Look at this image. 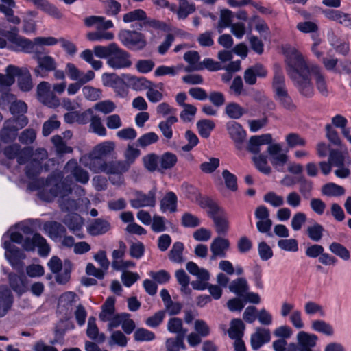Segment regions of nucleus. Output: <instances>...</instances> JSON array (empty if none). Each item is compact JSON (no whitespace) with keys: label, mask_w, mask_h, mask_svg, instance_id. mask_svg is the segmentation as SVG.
I'll use <instances>...</instances> for the list:
<instances>
[{"label":"nucleus","mask_w":351,"mask_h":351,"mask_svg":"<svg viewBox=\"0 0 351 351\" xmlns=\"http://www.w3.org/2000/svg\"><path fill=\"white\" fill-rule=\"evenodd\" d=\"M117 36L121 43L130 50H143L147 43L145 34L136 30L121 29Z\"/></svg>","instance_id":"423d86ee"},{"label":"nucleus","mask_w":351,"mask_h":351,"mask_svg":"<svg viewBox=\"0 0 351 351\" xmlns=\"http://www.w3.org/2000/svg\"><path fill=\"white\" fill-rule=\"evenodd\" d=\"M167 328L169 332L176 334V337H182L184 340L187 330L183 328L182 321L180 318L172 317L169 319Z\"/></svg>","instance_id":"f704fd0d"},{"label":"nucleus","mask_w":351,"mask_h":351,"mask_svg":"<svg viewBox=\"0 0 351 351\" xmlns=\"http://www.w3.org/2000/svg\"><path fill=\"white\" fill-rule=\"evenodd\" d=\"M9 284L12 289L18 295H21L27 290L26 279L23 276L10 273L8 276Z\"/></svg>","instance_id":"bb28decb"},{"label":"nucleus","mask_w":351,"mask_h":351,"mask_svg":"<svg viewBox=\"0 0 351 351\" xmlns=\"http://www.w3.org/2000/svg\"><path fill=\"white\" fill-rule=\"evenodd\" d=\"M84 97L89 101H97L101 97V90L90 86H85L82 88Z\"/></svg>","instance_id":"774afa93"},{"label":"nucleus","mask_w":351,"mask_h":351,"mask_svg":"<svg viewBox=\"0 0 351 351\" xmlns=\"http://www.w3.org/2000/svg\"><path fill=\"white\" fill-rule=\"evenodd\" d=\"M178 118L175 115L169 116L166 120L162 121L158 124V128L167 139H171L173 136L172 125L177 123Z\"/></svg>","instance_id":"79ce46f5"},{"label":"nucleus","mask_w":351,"mask_h":351,"mask_svg":"<svg viewBox=\"0 0 351 351\" xmlns=\"http://www.w3.org/2000/svg\"><path fill=\"white\" fill-rule=\"evenodd\" d=\"M36 94L38 99L50 108H56L60 105L59 99L50 92V84L47 82L43 81L38 84Z\"/></svg>","instance_id":"9b49d317"},{"label":"nucleus","mask_w":351,"mask_h":351,"mask_svg":"<svg viewBox=\"0 0 351 351\" xmlns=\"http://www.w3.org/2000/svg\"><path fill=\"white\" fill-rule=\"evenodd\" d=\"M159 157L155 154H149L143 158V161L145 167L150 172H154L156 170L160 171L158 168L159 164Z\"/></svg>","instance_id":"680f3d73"},{"label":"nucleus","mask_w":351,"mask_h":351,"mask_svg":"<svg viewBox=\"0 0 351 351\" xmlns=\"http://www.w3.org/2000/svg\"><path fill=\"white\" fill-rule=\"evenodd\" d=\"M16 77H18V86L21 91L29 92L32 89L34 86L32 77L27 67H18Z\"/></svg>","instance_id":"4be33fe9"},{"label":"nucleus","mask_w":351,"mask_h":351,"mask_svg":"<svg viewBox=\"0 0 351 351\" xmlns=\"http://www.w3.org/2000/svg\"><path fill=\"white\" fill-rule=\"evenodd\" d=\"M184 244L182 242H175L169 253V260L175 263H182L184 261L183 257Z\"/></svg>","instance_id":"37998d69"},{"label":"nucleus","mask_w":351,"mask_h":351,"mask_svg":"<svg viewBox=\"0 0 351 351\" xmlns=\"http://www.w3.org/2000/svg\"><path fill=\"white\" fill-rule=\"evenodd\" d=\"M37 66L33 69L34 75L38 77L45 78L48 74L57 68V63L55 59L49 56L45 55L43 58H36Z\"/></svg>","instance_id":"ddd939ff"},{"label":"nucleus","mask_w":351,"mask_h":351,"mask_svg":"<svg viewBox=\"0 0 351 351\" xmlns=\"http://www.w3.org/2000/svg\"><path fill=\"white\" fill-rule=\"evenodd\" d=\"M213 222L216 228V232L219 234H226L229 230V221L227 215L224 210L218 217H213Z\"/></svg>","instance_id":"a19ab883"},{"label":"nucleus","mask_w":351,"mask_h":351,"mask_svg":"<svg viewBox=\"0 0 351 351\" xmlns=\"http://www.w3.org/2000/svg\"><path fill=\"white\" fill-rule=\"evenodd\" d=\"M18 66L14 65H8L6 67V74L0 73V84L4 86H10L15 82V77Z\"/></svg>","instance_id":"a18cd8bd"},{"label":"nucleus","mask_w":351,"mask_h":351,"mask_svg":"<svg viewBox=\"0 0 351 351\" xmlns=\"http://www.w3.org/2000/svg\"><path fill=\"white\" fill-rule=\"evenodd\" d=\"M165 348L166 351H180V350H186L184 340L180 336L167 339Z\"/></svg>","instance_id":"603ef678"},{"label":"nucleus","mask_w":351,"mask_h":351,"mask_svg":"<svg viewBox=\"0 0 351 351\" xmlns=\"http://www.w3.org/2000/svg\"><path fill=\"white\" fill-rule=\"evenodd\" d=\"M13 302L14 298L11 291L7 287H0V317L7 314Z\"/></svg>","instance_id":"393cba45"},{"label":"nucleus","mask_w":351,"mask_h":351,"mask_svg":"<svg viewBox=\"0 0 351 351\" xmlns=\"http://www.w3.org/2000/svg\"><path fill=\"white\" fill-rule=\"evenodd\" d=\"M72 265L70 261L66 260L60 271L57 273L56 280L58 284H65L69 281L71 277Z\"/></svg>","instance_id":"3c124183"},{"label":"nucleus","mask_w":351,"mask_h":351,"mask_svg":"<svg viewBox=\"0 0 351 351\" xmlns=\"http://www.w3.org/2000/svg\"><path fill=\"white\" fill-rule=\"evenodd\" d=\"M230 247V241L226 238L217 237L213 239L210 244L212 255L211 260H215L217 257L224 258L226 252Z\"/></svg>","instance_id":"aec40b11"},{"label":"nucleus","mask_w":351,"mask_h":351,"mask_svg":"<svg viewBox=\"0 0 351 351\" xmlns=\"http://www.w3.org/2000/svg\"><path fill=\"white\" fill-rule=\"evenodd\" d=\"M178 198L173 192H168L160 201V210L165 213L169 211L174 213L177 210Z\"/></svg>","instance_id":"7c9ffc66"},{"label":"nucleus","mask_w":351,"mask_h":351,"mask_svg":"<svg viewBox=\"0 0 351 351\" xmlns=\"http://www.w3.org/2000/svg\"><path fill=\"white\" fill-rule=\"evenodd\" d=\"M110 346H119L125 347L128 343V338L120 330L112 331L108 340Z\"/></svg>","instance_id":"0e129e2a"},{"label":"nucleus","mask_w":351,"mask_h":351,"mask_svg":"<svg viewBox=\"0 0 351 351\" xmlns=\"http://www.w3.org/2000/svg\"><path fill=\"white\" fill-rule=\"evenodd\" d=\"M345 193L344 189L335 183L324 184L322 188V193L327 196H340Z\"/></svg>","instance_id":"5fc2aeb1"},{"label":"nucleus","mask_w":351,"mask_h":351,"mask_svg":"<svg viewBox=\"0 0 351 351\" xmlns=\"http://www.w3.org/2000/svg\"><path fill=\"white\" fill-rule=\"evenodd\" d=\"M318 338L315 334H310L305 331H300L297 335L296 349L298 351H312L316 346Z\"/></svg>","instance_id":"6ab92c4d"},{"label":"nucleus","mask_w":351,"mask_h":351,"mask_svg":"<svg viewBox=\"0 0 351 351\" xmlns=\"http://www.w3.org/2000/svg\"><path fill=\"white\" fill-rule=\"evenodd\" d=\"M31 147L21 148V145L14 143L5 147L3 154L8 159L16 158L19 165H24L29 160Z\"/></svg>","instance_id":"1a4fd4ad"},{"label":"nucleus","mask_w":351,"mask_h":351,"mask_svg":"<svg viewBox=\"0 0 351 351\" xmlns=\"http://www.w3.org/2000/svg\"><path fill=\"white\" fill-rule=\"evenodd\" d=\"M215 126V123L209 119H202L197 123V128L199 135L205 138L209 137Z\"/></svg>","instance_id":"de8ad7c7"},{"label":"nucleus","mask_w":351,"mask_h":351,"mask_svg":"<svg viewBox=\"0 0 351 351\" xmlns=\"http://www.w3.org/2000/svg\"><path fill=\"white\" fill-rule=\"evenodd\" d=\"M226 129L237 149H241L242 144L246 138V132L242 125L235 121H229L226 124Z\"/></svg>","instance_id":"dca6fc26"},{"label":"nucleus","mask_w":351,"mask_h":351,"mask_svg":"<svg viewBox=\"0 0 351 351\" xmlns=\"http://www.w3.org/2000/svg\"><path fill=\"white\" fill-rule=\"evenodd\" d=\"M183 58L189 64V65L184 69L186 72L202 70L201 62H199L200 56L197 51H189L184 54Z\"/></svg>","instance_id":"a878e982"},{"label":"nucleus","mask_w":351,"mask_h":351,"mask_svg":"<svg viewBox=\"0 0 351 351\" xmlns=\"http://www.w3.org/2000/svg\"><path fill=\"white\" fill-rule=\"evenodd\" d=\"M156 338L155 334L144 328H137L134 333V339L136 341H151Z\"/></svg>","instance_id":"69168bd1"},{"label":"nucleus","mask_w":351,"mask_h":351,"mask_svg":"<svg viewBox=\"0 0 351 351\" xmlns=\"http://www.w3.org/2000/svg\"><path fill=\"white\" fill-rule=\"evenodd\" d=\"M312 329L316 332L323 333L326 335H332L334 330L332 326L323 320H315L312 322Z\"/></svg>","instance_id":"052dcab7"},{"label":"nucleus","mask_w":351,"mask_h":351,"mask_svg":"<svg viewBox=\"0 0 351 351\" xmlns=\"http://www.w3.org/2000/svg\"><path fill=\"white\" fill-rule=\"evenodd\" d=\"M19 129V128L16 125L14 120H7L5 121L3 127L1 130V140L4 143L12 142L16 137Z\"/></svg>","instance_id":"b1692460"},{"label":"nucleus","mask_w":351,"mask_h":351,"mask_svg":"<svg viewBox=\"0 0 351 351\" xmlns=\"http://www.w3.org/2000/svg\"><path fill=\"white\" fill-rule=\"evenodd\" d=\"M86 335L90 339L95 340L99 343H103L106 339L105 335L99 332V329L96 324V319L94 317L88 318Z\"/></svg>","instance_id":"c756f323"},{"label":"nucleus","mask_w":351,"mask_h":351,"mask_svg":"<svg viewBox=\"0 0 351 351\" xmlns=\"http://www.w3.org/2000/svg\"><path fill=\"white\" fill-rule=\"evenodd\" d=\"M115 298L114 297H108L101 306V312L99 313V317L102 322H107L109 316H112L115 312Z\"/></svg>","instance_id":"4c0bfd02"},{"label":"nucleus","mask_w":351,"mask_h":351,"mask_svg":"<svg viewBox=\"0 0 351 351\" xmlns=\"http://www.w3.org/2000/svg\"><path fill=\"white\" fill-rule=\"evenodd\" d=\"M62 222L78 239H82L85 237L82 232L84 219L80 215L75 213H68L62 219Z\"/></svg>","instance_id":"4468645a"},{"label":"nucleus","mask_w":351,"mask_h":351,"mask_svg":"<svg viewBox=\"0 0 351 351\" xmlns=\"http://www.w3.org/2000/svg\"><path fill=\"white\" fill-rule=\"evenodd\" d=\"M245 326L241 319H233L228 330V335L232 339H242Z\"/></svg>","instance_id":"2f4dec72"},{"label":"nucleus","mask_w":351,"mask_h":351,"mask_svg":"<svg viewBox=\"0 0 351 351\" xmlns=\"http://www.w3.org/2000/svg\"><path fill=\"white\" fill-rule=\"evenodd\" d=\"M157 188L154 186L147 194L137 191L134 193V198L130 199V203L132 208L154 207L156 205V195Z\"/></svg>","instance_id":"9d476101"},{"label":"nucleus","mask_w":351,"mask_h":351,"mask_svg":"<svg viewBox=\"0 0 351 351\" xmlns=\"http://www.w3.org/2000/svg\"><path fill=\"white\" fill-rule=\"evenodd\" d=\"M256 167L262 173L267 175L271 173V168L267 165V156L260 154L252 158Z\"/></svg>","instance_id":"13d9d810"},{"label":"nucleus","mask_w":351,"mask_h":351,"mask_svg":"<svg viewBox=\"0 0 351 351\" xmlns=\"http://www.w3.org/2000/svg\"><path fill=\"white\" fill-rule=\"evenodd\" d=\"M232 12L229 10H224L221 12L220 19L218 22L217 31L221 33L222 31L228 27H230L232 23Z\"/></svg>","instance_id":"6e6d98bb"},{"label":"nucleus","mask_w":351,"mask_h":351,"mask_svg":"<svg viewBox=\"0 0 351 351\" xmlns=\"http://www.w3.org/2000/svg\"><path fill=\"white\" fill-rule=\"evenodd\" d=\"M114 144L110 141H105L96 145L92 150V156L101 158L104 160L114 151Z\"/></svg>","instance_id":"72a5a7b5"},{"label":"nucleus","mask_w":351,"mask_h":351,"mask_svg":"<svg viewBox=\"0 0 351 351\" xmlns=\"http://www.w3.org/2000/svg\"><path fill=\"white\" fill-rule=\"evenodd\" d=\"M33 4L38 8L52 16L55 18L60 19L62 14L58 9L53 5L51 4L47 0H33Z\"/></svg>","instance_id":"473e14b6"},{"label":"nucleus","mask_w":351,"mask_h":351,"mask_svg":"<svg viewBox=\"0 0 351 351\" xmlns=\"http://www.w3.org/2000/svg\"><path fill=\"white\" fill-rule=\"evenodd\" d=\"M64 170L66 172L70 173L76 182L83 184L88 182V173L78 165L76 160L71 159L69 160L65 165Z\"/></svg>","instance_id":"f3484780"},{"label":"nucleus","mask_w":351,"mask_h":351,"mask_svg":"<svg viewBox=\"0 0 351 351\" xmlns=\"http://www.w3.org/2000/svg\"><path fill=\"white\" fill-rule=\"evenodd\" d=\"M324 231V227L317 222L314 223L312 226H308L306 230L309 239L315 242H318L322 239Z\"/></svg>","instance_id":"09e8293b"},{"label":"nucleus","mask_w":351,"mask_h":351,"mask_svg":"<svg viewBox=\"0 0 351 351\" xmlns=\"http://www.w3.org/2000/svg\"><path fill=\"white\" fill-rule=\"evenodd\" d=\"M130 58V54L127 51L115 43L106 63L113 69H124L132 66Z\"/></svg>","instance_id":"6e6552de"},{"label":"nucleus","mask_w":351,"mask_h":351,"mask_svg":"<svg viewBox=\"0 0 351 351\" xmlns=\"http://www.w3.org/2000/svg\"><path fill=\"white\" fill-rule=\"evenodd\" d=\"M110 228V223L102 219L93 220L87 227V232L91 236H97L105 234Z\"/></svg>","instance_id":"cd10ccee"},{"label":"nucleus","mask_w":351,"mask_h":351,"mask_svg":"<svg viewBox=\"0 0 351 351\" xmlns=\"http://www.w3.org/2000/svg\"><path fill=\"white\" fill-rule=\"evenodd\" d=\"M80 162L95 173L104 172L106 163L104 159L92 156V152L82 156L80 158Z\"/></svg>","instance_id":"a211bd4d"},{"label":"nucleus","mask_w":351,"mask_h":351,"mask_svg":"<svg viewBox=\"0 0 351 351\" xmlns=\"http://www.w3.org/2000/svg\"><path fill=\"white\" fill-rule=\"evenodd\" d=\"M269 330L263 328H257L256 332L251 335L250 344L254 350H258L265 343L270 341Z\"/></svg>","instance_id":"412c9836"},{"label":"nucleus","mask_w":351,"mask_h":351,"mask_svg":"<svg viewBox=\"0 0 351 351\" xmlns=\"http://www.w3.org/2000/svg\"><path fill=\"white\" fill-rule=\"evenodd\" d=\"M124 77L130 86L135 90H145L150 86L152 82L144 77H138L134 75H125Z\"/></svg>","instance_id":"e433bc0d"},{"label":"nucleus","mask_w":351,"mask_h":351,"mask_svg":"<svg viewBox=\"0 0 351 351\" xmlns=\"http://www.w3.org/2000/svg\"><path fill=\"white\" fill-rule=\"evenodd\" d=\"M147 13L142 9H136L125 13L123 16V21L125 23L132 22H141V28L143 27L144 21L146 19Z\"/></svg>","instance_id":"58836bf2"},{"label":"nucleus","mask_w":351,"mask_h":351,"mask_svg":"<svg viewBox=\"0 0 351 351\" xmlns=\"http://www.w3.org/2000/svg\"><path fill=\"white\" fill-rule=\"evenodd\" d=\"M347 119L341 114H336L331 119V123H328L325 126L326 137L334 145L341 146V140L339 133L335 128L340 129L341 134H346V131L348 128Z\"/></svg>","instance_id":"0eeeda50"},{"label":"nucleus","mask_w":351,"mask_h":351,"mask_svg":"<svg viewBox=\"0 0 351 351\" xmlns=\"http://www.w3.org/2000/svg\"><path fill=\"white\" fill-rule=\"evenodd\" d=\"M128 165L123 160H112L106 162L104 173L106 174L121 175L129 170Z\"/></svg>","instance_id":"c85d7f7f"},{"label":"nucleus","mask_w":351,"mask_h":351,"mask_svg":"<svg viewBox=\"0 0 351 351\" xmlns=\"http://www.w3.org/2000/svg\"><path fill=\"white\" fill-rule=\"evenodd\" d=\"M183 69L182 65H178L176 66H167L165 65L159 66L154 71V75L156 77L163 76L169 75L171 76L176 75L179 71Z\"/></svg>","instance_id":"4d7b16f0"},{"label":"nucleus","mask_w":351,"mask_h":351,"mask_svg":"<svg viewBox=\"0 0 351 351\" xmlns=\"http://www.w3.org/2000/svg\"><path fill=\"white\" fill-rule=\"evenodd\" d=\"M10 238L12 242L22 244V247L26 251H33L35 247H38L39 254L42 256H47L50 252V247L46 239L38 233H35L32 239H23L21 233L14 232L10 234Z\"/></svg>","instance_id":"39448f33"},{"label":"nucleus","mask_w":351,"mask_h":351,"mask_svg":"<svg viewBox=\"0 0 351 351\" xmlns=\"http://www.w3.org/2000/svg\"><path fill=\"white\" fill-rule=\"evenodd\" d=\"M222 177L224 180L225 185L228 189L232 192L237 191V178L235 175L230 173L228 170L225 169L222 171Z\"/></svg>","instance_id":"338daca9"},{"label":"nucleus","mask_w":351,"mask_h":351,"mask_svg":"<svg viewBox=\"0 0 351 351\" xmlns=\"http://www.w3.org/2000/svg\"><path fill=\"white\" fill-rule=\"evenodd\" d=\"M282 147L278 143L271 144L267 147V152L270 156V161L274 168L280 172L285 171V165L288 160V156L282 153Z\"/></svg>","instance_id":"f8f14e48"},{"label":"nucleus","mask_w":351,"mask_h":351,"mask_svg":"<svg viewBox=\"0 0 351 351\" xmlns=\"http://www.w3.org/2000/svg\"><path fill=\"white\" fill-rule=\"evenodd\" d=\"M177 156L171 152L163 154L159 158L160 169H169L175 166L177 162Z\"/></svg>","instance_id":"864d4df0"},{"label":"nucleus","mask_w":351,"mask_h":351,"mask_svg":"<svg viewBox=\"0 0 351 351\" xmlns=\"http://www.w3.org/2000/svg\"><path fill=\"white\" fill-rule=\"evenodd\" d=\"M51 142L56 147V150L59 154H64L73 152V148L67 146L64 142L62 138L59 135L53 136L51 138Z\"/></svg>","instance_id":"e2e57ef3"},{"label":"nucleus","mask_w":351,"mask_h":351,"mask_svg":"<svg viewBox=\"0 0 351 351\" xmlns=\"http://www.w3.org/2000/svg\"><path fill=\"white\" fill-rule=\"evenodd\" d=\"M0 35L7 38L8 41L14 44L21 48V50L26 53H32V58L36 61V58H43V51L40 46L35 43V40H30L28 38L19 36V29L16 26L10 27L9 30L0 29Z\"/></svg>","instance_id":"7ed1b4c3"},{"label":"nucleus","mask_w":351,"mask_h":351,"mask_svg":"<svg viewBox=\"0 0 351 351\" xmlns=\"http://www.w3.org/2000/svg\"><path fill=\"white\" fill-rule=\"evenodd\" d=\"M195 11V5L194 3H189L187 0H182V1L180 2L176 14L179 20H184Z\"/></svg>","instance_id":"49530a36"},{"label":"nucleus","mask_w":351,"mask_h":351,"mask_svg":"<svg viewBox=\"0 0 351 351\" xmlns=\"http://www.w3.org/2000/svg\"><path fill=\"white\" fill-rule=\"evenodd\" d=\"M228 287L231 292L239 296H243L249 289L248 283L244 278L232 280Z\"/></svg>","instance_id":"ea45409f"},{"label":"nucleus","mask_w":351,"mask_h":351,"mask_svg":"<svg viewBox=\"0 0 351 351\" xmlns=\"http://www.w3.org/2000/svg\"><path fill=\"white\" fill-rule=\"evenodd\" d=\"M286 71L300 95L311 98L315 94L313 84L308 74L315 64L309 63L295 47L285 51Z\"/></svg>","instance_id":"f257e3e1"},{"label":"nucleus","mask_w":351,"mask_h":351,"mask_svg":"<svg viewBox=\"0 0 351 351\" xmlns=\"http://www.w3.org/2000/svg\"><path fill=\"white\" fill-rule=\"evenodd\" d=\"M5 256L14 268H17L19 265H21V261L25 258L23 252L16 246L12 247L8 252L5 253Z\"/></svg>","instance_id":"c9c22d12"},{"label":"nucleus","mask_w":351,"mask_h":351,"mask_svg":"<svg viewBox=\"0 0 351 351\" xmlns=\"http://www.w3.org/2000/svg\"><path fill=\"white\" fill-rule=\"evenodd\" d=\"M308 75L313 79L318 92L322 96L327 97L329 94L328 83L322 68L317 64L312 66Z\"/></svg>","instance_id":"2eb2a0df"},{"label":"nucleus","mask_w":351,"mask_h":351,"mask_svg":"<svg viewBox=\"0 0 351 351\" xmlns=\"http://www.w3.org/2000/svg\"><path fill=\"white\" fill-rule=\"evenodd\" d=\"M63 173L61 171H53L47 179L40 178L34 183L36 189L38 190L39 197L47 201L51 202L55 197H60V206L63 211H73L77 208L75 200L66 197L71 193V187L62 182Z\"/></svg>","instance_id":"f03ea898"},{"label":"nucleus","mask_w":351,"mask_h":351,"mask_svg":"<svg viewBox=\"0 0 351 351\" xmlns=\"http://www.w3.org/2000/svg\"><path fill=\"white\" fill-rule=\"evenodd\" d=\"M272 137L270 134H265L260 136H252L248 142L247 149L248 152L257 154L260 152V147L263 145H270Z\"/></svg>","instance_id":"5701e85b"},{"label":"nucleus","mask_w":351,"mask_h":351,"mask_svg":"<svg viewBox=\"0 0 351 351\" xmlns=\"http://www.w3.org/2000/svg\"><path fill=\"white\" fill-rule=\"evenodd\" d=\"M224 111L226 115L232 119H239L246 113L245 109L236 102L228 104Z\"/></svg>","instance_id":"c03bdc74"},{"label":"nucleus","mask_w":351,"mask_h":351,"mask_svg":"<svg viewBox=\"0 0 351 351\" xmlns=\"http://www.w3.org/2000/svg\"><path fill=\"white\" fill-rule=\"evenodd\" d=\"M263 201L274 208L282 206L285 204L284 197L273 191L265 194Z\"/></svg>","instance_id":"bf43d9fd"},{"label":"nucleus","mask_w":351,"mask_h":351,"mask_svg":"<svg viewBox=\"0 0 351 351\" xmlns=\"http://www.w3.org/2000/svg\"><path fill=\"white\" fill-rule=\"evenodd\" d=\"M272 88L275 93L276 99L282 108L289 111H294L296 109V106L294 104L287 90L282 70L278 64L274 66Z\"/></svg>","instance_id":"20e7f679"},{"label":"nucleus","mask_w":351,"mask_h":351,"mask_svg":"<svg viewBox=\"0 0 351 351\" xmlns=\"http://www.w3.org/2000/svg\"><path fill=\"white\" fill-rule=\"evenodd\" d=\"M329 250L332 254L339 256L343 261H348L350 258L349 250L339 243L332 242L329 245Z\"/></svg>","instance_id":"8fccbe9b"}]
</instances>
